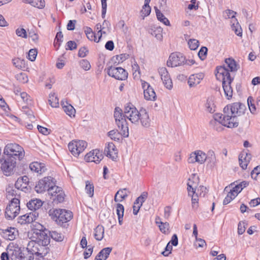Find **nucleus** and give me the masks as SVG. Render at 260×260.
Wrapping results in <instances>:
<instances>
[{"label":"nucleus","mask_w":260,"mask_h":260,"mask_svg":"<svg viewBox=\"0 0 260 260\" xmlns=\"http://www.w3.org/2000/svg\"><path fill=\"white\" fill-rule=\"evenodd\" d=\"M216 77L218 80H222V88L224 94L228 99L232 98L233 96V89L231 83L234 80V77H232L229 70L225 67H217Z\"/></svg>","instance_id":"nucleus-3"},{"label":"nucleus","mask_w":260,"mask_h":260,"mask_svg":"<svg viewBox=\"0 0 260 260\" xmlns=\"http://www.w3.org/2000/svg\"><path fill=\"white\" fill-rule=\"evenodd\" d=\"M35 217L32 213H29L19 217L18 222L21 224L29 223L35 220Z\"/></svg>","instance_id":"nucleus-23"},{"label":"nucleus","mask_w":260,"mask_h":260,"mask_svg":"<svg viewBox=\"0 0 260 260\" xmlns=\"http://www.w3.org/2000/svg\"><path fill=\"white\" fill-rule=\"evenodd\" d=\"M208 49L206 47H202L200 49L199 53L198 55L199 57L201 58V60H204L207 54Z\"/></svg>","instance_id":"nucleus-50"},{"label":"nucleus","mask_w":260,"mask_h":260,"mask_svg":"<svg viewBox=\"0 0 260 260\" xmlns=\"http://www.w3.org/2000/svg\"><path fill=\"white\" fill-rule=\"evenodd\" d=\"M245 109V105L239 102L228 105L223 109L224 114H216L215 120L229 128L237 127L239 125L237 117L243 114Z\"/></svg>","instance_id":"nucleus-1"},{"label":"nucleus","mask_w":260,"mask_h":260,"mask_svg":"<svg viewBox=\"0 0 260 260\" xmlns=\"http://www.w3.org/2000/svg\"><path fill=\"white\" fill-rule=\"evenodd\" d=\"M127 190V189L126 188L119 189L116 193L118 195L120 199L123 200L128 196V194L126 192Z\"/></svg>","instance_id":"nucleus-56"},{"label":"nucleus","mask_w":260,"mask_h":260,"mask_svg":"<svg viewBox=\"0 0 260 260\" xmlns=\"http://www.w3.org/2000/svg\"><path fill=\"white\" fill-rule=\"evenodd\" d=\"M104 153L107 157L112 159L116 158L117 157V150L112 142L109 143L108 145L106 146Z\"/></svg>","instance_id":"nucleus-21"},{"label":"nucleus","mask_w":260,"mask_h":260,"mask_svg":"<svg viewBox=\"0 0 260 260\" xmlns=\"http://www.w3.org/2000/svg\"><path fill=\"white\" fill-rule=\"evenodd\" d=\"M191 197V203H192V207L193 208L197 209L198 207V196L197 195V193L196 194H191L190 196Z\"/></svg>","instance_id":"nucleus-55"},{"label":"nucleus","mask_w":260,"mask_h":260,"mask_svg":"<svg viewBox=\"0 0 260 260\" xmlns=\"http://www.w3.org/2000/svg\"><path fill=\"white\" fill-rule=\"evenodd\" d=\"M112 248L106 247L102 249L95 256L94 260H106L111 253Z\"/></svg>","instance_id":"nucleus-24"},{"label":"nucleus","mask_w":260,"mask_h":260,"mask_svg":"<svg viewBox=\"0 0 260 260\" xmlns=\"http://www.w3.org/2000/svg\"><path fill=\"white\" fill-rule=\"evenodd\" d=\"M13 65L19 69H23L25 67V60L21 59L19 58L13 59L12 60Z\"/></svg>","instance_id":"nucleus-40"},{"label":"nucleus","mask_w":260,"mask_h":260,"mask_svg":"<svg viewBox=\"0 0 260 260\" xmlns=\"http://www.w3.org/2000/svg\"><path fill=\"white\" fill-rule=\"evenodd\" d=\"M129 56L128 54H121L115 56H113L112 58V61L114 64H118L121 62L128 58Z\"/></svg>","instance_id":"nucleus-36"},{"label":"nucleus","mask_w":260,"mask_h":260,"mask_svg":"<svg viewBox=\"0 0 260 260\" xmlns=\"http://www.w3.org/2000/svg\"><path fill=\"white\" fill-rule=\"evenodd\" d=\"M73 217L72 212L66 209H60L59 218V225L69 221Z\"/></svg>","instance_id":"nucleus-20"},{"label":"nucleus","mask_w":260,"mask_h":260,"mask_svg":"<svg viewBox=\"0 0 260 260\" xmlns=\"http://www.w3.org/2000/svg\"><path fill=\"white\" fill-rule=\"evenodd\" d=\"M149 33L154 36L158 40H161L162 39V28L160 26H152L149 29Z\"/></svg>","instance_id":"nucleus-25"},{"label":"nucleus","mask_w":260,"mask_h":260,"mask_svg":"<svg viewBox=\"0 0 260 260\" xmlns=\"http://www.w3.org/2000/svg\"><path fill=\"white\" fill-rule=\"evenodd\" d=\"M80 66L85 71H88L91 68L89 62L86 59H82L80 62Z\"/></svg>","instance_id":"nucleus-49"},{"label":"nucleus","mask_w":260,"mask_h":260,"mask_svg":"<svg viewBox=\"0 0 260 260\" xmlns=\"http://www.w3.org/2000/svg\"><path fill=\"white\" fill-rule=\"evenodd\" d=\"M188 45L191 50H196L199 46V42L196 39H189L188 41Z\"/></svg>","instance_id":"nucleus-43"},{"label":"nucleus","mask_w":260,"mask_h":260,"mask_svg":"<svg viewBox=\"0 0 260 260\" xmlns=\"http://www.w3.org/2000/svg\"><path fill=\"white\" fill-rule=\"evenodd\" d=\"M37 51L36 49H30L28 53V58L31 61L35 60L37 55Z\"/></svg>","instance_id":"nucleus-51"},{"label":"nucleus","mask_w":260,"mask_h":260,"mask_svg":"<svg viewBox=\"0 0 260 260\" xmlns=\"http://www.w3.org/2000/svg\"><path fill=\"white\" fill-rule=\"evenodd\" d=\"M204 77L203 73L191 75L188 79V83L190 87H194L199 84Z\"/></svg>","instance_id":"nucleus-19"},{"label":"nucleus","mask_w":260,"mask_h":260,"mask_svg":"<svg viewBox=\"0 0 260 260\" xmlns=\"http://www.w3.org/2000/svg\"><path fill=\"white\" fill-rule=\"evenodd\" d=\"M196 153V160H197V162H198L200 164H203L207 159V155L205 153L203 152L201 150H198L194 151Z\"/></svg>","instance_id":"nucleus-32"},{"label":"nucleus","mask_w":260,"mask_h":260,"mask_svg":"<svg viewBox=\"0 0 260 260\" xmlns=\"http://www.w3.org/2000/svg\"><path fill=\"white\" fill-rule=\"evenodd\" d=\"M16 160L11 157L6 158L2 163L1 168L4 174L7 176H10L14 172L16 167Z\"/></svg>","instance_id":"nucleus-13"},{"label":"nucleus","mask_w":260,"mask_h":260,"mask_svg":"<svg viewBox=\"0 0 260 260\" xmlns=\"http://www.w3.org/2000/svg\"><path fill=\"white\" fill-rule=\"evenodd\" d=\"M7 191V197H10V196L13 197L15 196V198H16V196L17 195L16 191L11 187H8L6 189Z\"/></svg>","instance_id":"nucleus-63"},{"label":"nucleus","mask_w":260,"mask_h":260,"mask_svg":"<svg viewBox=\"0 0 260 260\" xmlns=\"http://www.w3.org/2000/svg\"><path fill=\"white\" fill-rule=\"evenodd\" d=\"M114 116L116 123L119 128H121V134L124 138L128 137V127L122 110L119 107H116L114 110Z\"/></svg>","instance_id":"nucleus-4"},{"label":"nucleus","mask_w":260,"mask_h":260,"mask_svg":"<svg viewBox=\"0 0 260 260\" xmlns=\"http://www.w3.org/2000/svg\"><path fill=\"white\" fill-rule=\"evenodd\" d=\"M54 178L51 176L45 177L40 180L35 186V190L38 193H42L48 190L50 185L54 184Z\"/></svg>","instance_id":"nucleus-11"},{"label":"nucleus","mask_w":260,"mask_h":260,"mask_svg":"<svg viewBox=\"0 0 260 260\" xmlns=\"http://www.w3.org/2000/svg\"><path fill=\"white\" fill-rule=\"evenodd\" d=\"M251 159V155L247 153L243 152L239 156V165L242 169L247 168L248 162Z\"/></svg>","instance_id":"nucleus-22"},{"label":"nucleus","mask_w":260,"mask_h":260,"mask_svg":"<svg viewBox=\"0 0 260 260\" xmlns=\"http://www.w3.org/2000/svg\"><path fill=\"white\" fill-rule=\"evenodd\" d=\"M172 250V246L170 245V242H169L167 246L165 247V251L161 252V254L165 256H168L170 253H171V251Z\"/></svg>","instance_id":"nucleus-59"},{"label":"nucleus","mask_w":260,"mask_h":260,"mask_svg":"<svg viewBox=\"0 0 260 260\" xmlns=\"http://www.w3.org/2000/svg\"><path fill=\"white\" fill-rule=\"evenodd\" d=\"M108 136L112 139L116 141L120 140V136H122L121 134V131L118 133L117 131L112 130L108 132Z\"/></svg>","instance_id":"nucleus-41"},{"label":"nucleus","mask_w":260,"mask_h":260,"mask_svg":"<svg viewBox=\"0 0 260 260\" xmlns=\"http://www.w3.org/2000/svg\"><path fill=\"white\" fill-rule=\"evenodd\" d=\"M4 153L8 156L11 157L14 160H21L25 154L23 148L16 143H10L7 144L4 149Z\"/></svg>","instance_id":"nucleus-5"},{"label":"nucleus","mask_w":260,"mask_h":260,"mask_svg":"<svg viewBox=\"0 0 260 260\" xmlns=\"http://www.w3.org/2000/svg\"><path fill=\"white\" fill-rule=\"evenodd\" d=\"M64 194L62 192V190L55 196V198L53 199V200H56L59 203H61L64 201Z\"/></svg>","instance_id":"nucleus-60"},{"label":"nucleus","mask_w":260,"mask_h":260,"mask_svg":"<svg viewBox=\"0 0 260 260\" xmlns=\"http://www.w3.org/2000/svg\"><path fill=\"white\" fill-rule=\"evenodd\" d=\"M102 2V17L105 18L107 11V0H101Z\"/></svg>","instance_id":"nucleus-58"},{"label":"nucleus","mask_w":260,"mask_h":260,"mask_svg":"<svg viewBox=\"0 0 260 260\" xmlns=\"http://www.w3.org/2000/svg\"><path fill=\"white\" fill-rule=\"evenodd\" d=\"M22 111L27 115L29 118H31V117L34 118L32 111L31 110H29L27 106L22 107Z\"/></svg>","instance_id":"nucleus-61"},{"label":"nucleus","mask_w":260,"mask_h":260,"mask_svg":"<svg viewBox=\"0 0 260 260\" xmlns=\"http://www.w3.org/2000/svg\"><path fill=\"white\" fill-rule=\"evenodd\" d=\"M157 19L166 25H170V22L157 7H154Z\"/></svg>","instance_id":"nucleus-34"},{"label":"nucleus","mask_w":260,"mask_h":260,"mask_svg":"<svg viewBox=\"0 0 260 260\" xmlns=\"http://www.w3.org/2000/svg\"><path fill=\"white\" fill-rule=\"evenodd\" d=\"M37 127L40 133H42L43 135H47L49 134H50V129L44 127L39 125L37 126Z\"/></svg>","instance_id":"nucleus-62"},{"label":"nucleus","mask_w":260,"mask_h":260,"mask_svg":"<svg viewBox=\"0 0 260 260\" xmlns=\"http://www.w3.org/2000/svg\"><path fill=\"white\" fill-rule=\"evenodd\" d=\"M18 231L14 228H8L6 229L2 230L0 234L4 239L8 240H13L18 236Z\"/></svg>","instance_id":"nucleus-15"},{"label":"nucleus","mask_w":260,"mask_h":260,"mask_svg":"<svg viewBox=\"0 0 260 260\" xmlns=\"http://www.w3.org/2000/svg\"><path fill=\"white\" fill-rule=\"evenodd\" d=\"M108 75L119 80H125L127 78V72L121 67L111 66L107 68Z\"/></svg>","instance_id":"nucleus-8"},{"label":"nucleus","mask_w":260,"mask_h":260,"mask_svg":"<svg viewBox=\"0 0 260 260\" xmlns=\"http://www.w3.org/2000/svg\"><path fill=\"white\" fill-rule=\"evenodd\" d=\"M85 191L89 197H92L94 194V186L89 181H86Z\"/></svg>","instance_id":"nucleus-42"},{"label":"nucleus","mask_w":260,"mask_h":260,"mask_svg":"<svg viewBox=\"0 0 260 260\" xmlns=\"http://www.w3.org/2000/svg\"><path fill=\"white\" fill-rule=\"evenodd\" d=\"M103 158V155L99 150L95 149L88 153L85 156V159L88 162H94L99 164Z\"/></svg>","instance_id":"nucleus-14"},{"label":"nucleus","mask_w":260,"mask_h":260,"mask_svg":"<svg viewBox=\"0 0 260 260\" xmlns=\"http://www.w3.org/2000/svg\"><path fill=\"white\" fill-rule=\"evenodd\" d=\"M247 103L248 105L249 109L252 113H254L256 111L255 106L254 104V100L252 97L249 96L247 99Z\"/></svg>","instance_id":"nucleus-47"},{"label":"nucleus","mask_w":260,"mask_h":260,"mask_svg":"<svg viewBox=\"0 0 260 260\" xmlns=\"http://www.w3.org/2000/svg\"><path fill=\"white\" fill-rule=\"evenodd\" d=\"M238 23H237L236 25L234 24H233L232 26V28L233 30L235 31V34L237 36L241 37L242 35V30L241 27H240V28H238Z\"/></svg>","instance_id":"nucleus-57"},{"label":"nucleus","mask_w":260,"mask_h":260,"mask_svg":"<svg viewBox=\"0 0 260 260\" xmlns=\"http://www.w3.org/2000/svg\"><path fill=\"white\" fill-rule=\"evenodd\" d=\"M50 237L56 241L61 242L63 240L64 236L60 233H58L56 231H52L49 232Z\"/></svg>","instance_id":"nucleus-38"},{"label":"nucleus","mask_w":260,"mask_h":260,"mask_svg":"<svg viewBox=\"0 0 260 260\" xmlns=\"http://www.w3.org/2000/svg\"><path fill=\"white\" fill-rule=\"evenodd\" d=\"M54 184L50 185V187L48 189V191L49 194L52 197H55L60 191H61V188L56 185V180L54 179Z\"/></svg>","instance_id":"nucleus-35"},{"label":"nucleus","mask_w":260,"mask_h":260,"mask_svg":"<svg viewBox=\"0 0 260 260\" xmlns=\"http://www.w3.org/2000/svg\"><path fill=\"white\" fill-rule=\"evenodd\" d=\"M61 105L62 108L66 113L71 117L72 116H75L76 110L75 108L71 105L68 104L67 102H61Z\"/></svg>","instance_id":"nucleus-27"},{"label":"nucleus","mask_w":260,"mask_h":260,"mask_svg":"<svg viewBox=\"0 0 260 260\" xmlns=\"http://www.w3.org/2000/svg\"><path fill=\"white\" fill-rule=\"evenodd\" d=\"M185 57L183 55L179 52L171 53L167 62L168 67H175L184 64Z\"/></svg>","instance_id":"nucleus-10"},{"label":"nucleus","mask_w":260,"mask_h":260,"mask_svg":"<svg viewBox=\"0 0 260 260\" xmlns=\"http://www.w3.org/2000/svg\"><path fill=\"white\" fill-rule=\"evenodd\" d=\"M7 251H8L9 256L12 260L18 259L22 252L20 248L13 244H10L8 246Z\"/></svg>","instance_id":"nucleus-17"},{"label":"nucleus","mask_w":260,"mask_h":260,"mask_svg":"<svg viewBox=\"0 0 260 260\" xmlns=\"http://www.w3.org/2000/svg\"><path fill=\"white\" fill-rule=\"evenodd\" d=\"M151 12V8L149 6L144 5L142 7V9L141 11V16L143 17V19L147 16H148Z\"/></svg>","instance_id":"nucleus-44"},{"label":"nucleus","mask_w":260,"mask_h":260,"mask_svg":"<svg viewBox=\"0 0 260 260\" xmlns=\"http://www.w3.org/2000/svg\"><path fill=\"white\" fill-rule=\"evenodd\" d=\"M60 209H50L48 214L51 218L54 220L58 224L60 215Z\"/></svg>","instance_id":"nucleus-33"},{"label":"nucleus","mask_w":260,"mask_h":260,"mask_svg":"<svg viewBox=\"0 0 260 260\" xmlns=\"http://www.w3.org/2000/svg\"><path fill=\"white\" fill-rule=\"evenodd\" d=\"M104 234V228L102 225H98L94 229V236L98 241H101L103 239Z\"/></svg>","instance_id":"nucleus-30"},{"label":"nucleus","mask_w":260,"mask_h":260,"mask_svg":"<svg viewBox=\"0 0 260 260\" xmlns=\"http://www.w3.org/2000/svg\"><path fill=\"white\" fill-rule=\"evenodd\" d=\"M116 213L118 216V222L120 225L123 223L124 213V206L121 204H117L116 206Z\"/></svg>","instance_id":"nucleus-31"},{"label":"nucleus","mask_w":260,"mask_h":260,"mask_svg":"<svg viewBox=\"0 0 260 260\" xmlns=\"http://www.w3.org/2000/svg\"><path fill=\"white\" fill-rule=\"evenodd\" d=\"M42 202L39 199L31 200L27 203V207L30 210H37L42 206Z\"/></svg>","instance_id":"nucleus-28"},{"label":"nucleus","mask_w":260,"mask_h":260,"mask_svg":"<svg viewBox=\"0 0 260 260\" xmlns=\"http://www.w3.org/2000/svg\"><path fill=\"white\" fill-rule=\"evenodd\" d=\"M246 225H247V223L245 221L239 222L238 227V233L239 235H242L245 232Z\"/></svg>","instance_id":"nucleus-52"},{"label":"nucleus","mask_w":260,"mask_h":260,"mask_svg":"<svg viewBox=\"0 0 260 260\" xmlns=\"http://www.w3.org/2000/svg\"><path fill=\"white\" fill-rule=\"evenodd\" d=\"M213 105L214 104L212 103V102L211 101L207 100L205 105L207 111L210 113H213L215 111Z\"/></svg>","instance_id":"nucleus-53"},{"label":"nucleus","mask_w":260,"mask_h":260,"mask_svg":"<svg viewBox=\"0 0 260 260\" xmlns=\"http://www.w3.org/2000/svg\"><path fill=\"white\" fill-rule=\"evenodd\" d=\"M144 96L146 100L155 101L156 99V93L152 87L144 90Z\"/></svg>","instance_id":"nucleus-29"},{"label":"nucleus","mask_w":260,"mask_h":260,"mask_svg":"<svg viewBox=\"0 0 260 260\" xmlns=\"http://www.w3.org/2000/svg\"><path fill=\"white\" fill-rule=\"evenodd\" d=\"M29 168L32 172H35L38 174H42L46 170V167L44 163L34 161L29 164Z\"/></svg>","instance_id":"nucleus-18"},{"label":"nucleus","mask_w":260,"mask_h":260,"mask_svg":"<svg viewBox=\"0 0 260 260\" xmlns=\"http://www.w3.org/2000/svg\"><path fill=\"white\" fill-rule=\"evenodd\" d=\"M19 199L17 198H14L11 199L10 203L7 206L5 216L8 220L14 219L20 212Z\"/></svg>","instance_id":"nucleus-6"},{"label":"nucleus","mask_w":260,"mask_h":260,"mask_svg":"<svg viewBox=\"0 0 260 260\" xmlns=\"http://www.w3.org/2000/svg\"><path fill=\"white\" fill-rule=\"evenodd\" d=\"M189 181L187 183V190L188 196H191L192 194H194L196 193V186H193V182H191L190 179H189Z\"/></svg>","instance_id":"nucleus-45"},{"label":"nucleus","mask_w":260,"mask_h":260,"mask_svg":"<svg viewBox=\"0 0 260 260\" xmlns=\"http://www.w3.org/2000/svg\"><path fill=\"white\" fill-rule=\"evenodd\" d=\"M48 103L53 108H56L59 106L58 99L55 96L54 93H50L49 94Z\"/></svg>","instance_id":"nucleus-39"},{"label":"nucleus","mask_w":260,"mask_h":260,"mask_svg":"<svg viewBox=\"0 0 260 260\" xmlns=\"http://www.w3.org/2000/svg\"><path fill=\"white\" fill-rule=\"evenodd\" d=\"M15 187L25 192H29L31 188V183L27 176H23L17 179L15 183Z\"/></svg>","instance_id":"nucleus-12"},{"label":"nucleus","mask_w":260,"mask_h":260,"mask_svg":"<svg viewBox=\"0 0 260 260\" xmlns=\"http://www.w3.org/2000/svg\"><path fill=\"white\" fill-rule=\"evenodd\" d=\"M161 79L162 81L163 84H164L165 86L167 89L170 90L172 88L173 83L169 74L166 75L165 77H162V78H161Z\"/></svg>","instance_id":"nucleus-37"},{"label":"nucleus","mask_w":260,"mask_h":260,"mask_svg":"<svg viewBox=\"0 0 260 260\" xmlns=\"http://www.w3.org/2000/svg\"><path fill=\"white\" fill-rule=\"evenodd\" d=\"M41 229H39L40 232L39 240L38 242L35 241H29L27 244V252H30V254H34L43 257L49 251V249L46 247L50 242V239L47 234L43 230V227L40 225Z\"/></svg>","instance_id":"nucleus-2"},{"label":"nucleus","mask_w":260,"mask_h":260,"mask_svg":"<svg viewBox=\"0 0 260 260\" xmlns=\"http://www.w3.org/2000/svg\"><path fill=\"white\" fill-rule=\"evenodd\" d=\"M139 113H140V110L138 111L132 104H128L124 107V116L132 123L139 124Z\"/></svg>","instance_id":"nucleus-7"},{"label":"nucleus","mask_w":260,"mask_h":260,"mask_svg":"<svg viewBox=\"0 0 260 260\" xmlns=\"http://www.w3.org/2000/svg\"><path fill=\"white\" fill-rule=\"evenodd\" d=\"M139 124L144 127H148L150 125V118L149 117L148 112L144 108L140 109V113L139 115Z\"/></svg>","instance_id":"nucleus-16"},{"label":"nucleus","mask_w":260,"mask_h":260,"mask_svg":"<svg viewBox=\"0 0 260 260\" xmlns=\"http://www.w3.org/2000/svg\"><path fill=\"white\" fill-rule=\"evenodd\" d=\"M158 226L160 231L162 233L164 234H167L169 232V224L168 222H160V224L158 225Z\"/></svg>","instance_id":"nucleus-46"},{"label":"nucleus","mask_w":260,"mask_h":260,"mask_svg":"<svg viewBox=\"0 0 260 260\" xmlns=\"http://www.w3.org/2000/svg\"><path fill=\"white\" fill-rule=\"evenodd\" d=\"M88 50L85 47H81L78 51V56L80 57H84L86 56Z\"/></svg>","instance_id":"nucleus-64"},{"label":"nucleus","mask_w":260,"mask_h":260,"mask_svg":"<svg viewBox=\"0 0 260 260\" xmlns=\"http://www.w3.org/2000/svg\"><path fill=\"white\" fill-rule=\"evenodd\" d=\"M87 146V143L83 140H73L68 144V148L72 154L78 156Z\"/></svg>","instance_id":"nucleus-9"},{"label":"nucleus","mask_w":260,"mask_h":260,"mask_svg":"<svg viewBox=\"0 0 260 260\" xmlns=\"http://www.w3.org/2000/svg\"><path fill=\"white\" fill-rule=\"evenodd\" d=\"M16 34L18 37L23 38H27V37L26 31L23 28H18L16 30Z\"/></svg>","instance_id":"nucleus-54"},{"label":"nucleus","mask_w":260,"mask_h":260,"mask_svg":"<svg viewBox=\"0 0 260 260\" xmlns=\"http://www.w3.org/2000/svg\"><path fill=\"white\" fill-rule=\"evenodd\" d=\"M18 260H34V256L30 254V252L25 253L22 252Z\"/></svg>","instance_id":"nucleus-48"},{"label":"nucleus","mask_w":260,"mask_h":260,"mask_svg":"<svg viewBox=\"0 0 260 260\" xmlns=\"http://www.w3.org/2000/svg\"><path fill=\"white\" fill-rule=\"evenodd\" d=\"M225 62L226 64V67L222 66V67H225L229 70V72H231V73L235 72L237 71V65L235 60L231 58H226L225 60Z\"/></svg>","instance_id":"nucleus-26"}]
</instances>
